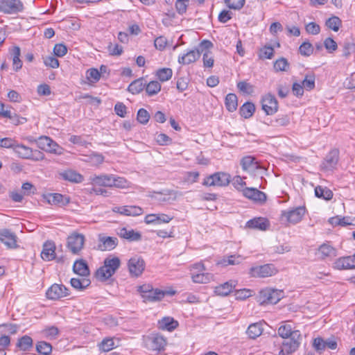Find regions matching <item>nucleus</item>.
I'll return each mask as SVG.
<instances>
[{
    "mask_svg": "<svg viewBox=\"0 0 355 355\" xmlns=\"http://www.w3.org/2000/svg\"><path fill=\"white\" fill-rule=\"evenodd\" d=\"M121 261L116 257H107L103 262V266L96 272L97 279L104 282L111 277L120 267Z\"/></svg>",
    "mask_w": 355,
    "mask_h": 355,
    "instance_id": "f257e3e1",
    "label": "nucleus"
},
{
    "mask_svg": "<svg viewBox=\"0 0 355 355\" xmlns=\"http://www.w3.org/2000/svg\"><path fill=\"white\" fill-rule=\"evenodd\" d=\"M231 181V175L225 172H216L206 177L202 182V185L206 187H223L229 185Z\"/></svg>",
    "mask_w": 355,
    "mask_h": 355,
    "instance_id": "f03ea898",
    "label": "nucleus"
},
{
    "mask_svg": "<svg viewBox=\"0 0 355 355\" xmlns=\"http://www.w3.org/2000/svg\"><path fill=\"white\" fill-rule=\"evenodd\" d=\"M282 343V349L278 355H290L294 353L300 347L302 336L298 330H295L293 337L286 338Z\"/></svg>",
    "mask_w": 355,
    "mask_h": 355,
    "instance_id": "7ed1b4c3",
    "label": "nucleus"
},
{
    "mask_svg": "<svg viewBox=\"0 0 355 355\" xmlns=\"http://www.w3.org/2000/svg\"><path fill=\"white\" fill-rule=\"evenodd\" d=\"M305 214L304 207H297L292 209L282 211L281 220L290 224H296L301 221Z\"/></svg>",
    "mask_w": 355,
    "mask_h": 355,
    "instance_id": "20e7f679",
    "label": "nucleus"
},
{
    "mask_svg": "<svg viewBox=\"0 0 355 355\" xmlns=\"http://www.w3.org/2000/svg\"><path fill=\"white\" fill-rule=\"evenodd\" d=\"M85 241L83 234L73 232L67 237V247L73 254H78L83 248Z\"/></svg>",
    "mask_w": 355,
    "mask_h": 355,
    "instance_id": "39448f33",
    "label": "nucleus"
},
{
    "mask_svg": "<svg viewBox=\"0 0 355 355\" xmlns=\"http://www.w3.org/2000/svg\"><path fill=\"white\" fill-rule=\"evenodd\" d=\"M37 147L46 152L61 155L62 148H60L53 139L46 136H41L37 139H35Z\"/></svg>",
    "mask_w": 355,
    "mask_h": 355,
    "instance_id": "423d86ee",
    "label": "nucleus"
},
{
    "mask_svg": "<svg viewBox=\"0 0 355 355\" xmlns=\"http://www.w3.org/2000/svg\"><path fill=\"white\" fill-rule=\"evenodd\" d=\"M24 6L21 0H0V12L12 15L21 12Z\"/></svg>",
    "mask_w": 355,
    "mask_h": 355,
    "instance_id": "0eeeda50",
    "label": "nucleus"
},
{
    "mask_svg": "<svg viewBox=\"0 0 355 355\" xmlns=\"http://www.w3.org/2000/svg\"><path fill=\"white\" fill-rule=\"evenodd\" d=\"M283 296V291L272 288H266L260 291L259 300L261 304L277 303Z\"/></svg>",
    "mask_w": 355,
    "mask_h": 355,
    "instance_id": "6e6552de",
    "label": "nucleus"
},
{
    "mask_svg": "<svg viewBox=\"0 0 355 355\" xmlns=\"http://www.w3.org/2000/svg\"><path fill=\"white\" fill-rule=\"evenodd\" d=\"M278 272L277 269L272 264H265L263 266L252 267L250 269V275L253 277L265 278L275 275Z\"/></svg>",
    "mask_w": 355,
    "mask_h": 355,
    "instance_id": "1a4fd4ad",
    "label": "nucleus"
},
{
    "mask_svg": "<svg viewBox=\"0 0 355 355\" xmlns=\"http://www.w3.org/2000/svg\"><path fill=\"white\" fill-rule=\"evenodd\" d=\"M262 110L267 115H272L278 111V102L275 96L270 93L264 95L261 98Z\"/></svg>",
    "mask_w": 355,
    "mask_h": 355,
    "instance_id": "9d476101",
    "label": "nucleus"
},
{
    "mask_svg": "<svg viewBox=\"0 0 355 355\" xmlns=\"http://www.w3.org/2000/svg\"><path fill=\"white\" fill-rule=\"evenodd\" d=\"M166 345V338L159 334H151L146 338V346L150 350L160 352L164 349Z\"/></svg>",
    "mask_w": 355,
    "mask_h": 355,
    "instance_id": "9b49d317",
    "label": "nucleus"
},
{
    "mask_svg": "<svg viewBox=\"0 0 355 355\" xmlns=\"http://www.w3.org/2000/svg\"><path fill=\"white\" fill-rule=\"evenodd\" d=\"M69 289L62 284H54L46 291L48 299L57 300L69 295Z\"/></svg>",
    "mask_w": 355,
    "mask_h": 355,
    "instance_id": "f8f14e48",
    "label": "nucleus"
},
{
    "mask_svg": "<svg viewBox=\"0 0 355 355\" xmlns=\"http://www.w3.org/2000/svg\"><path fill=\"white\" fill-rule=\"evenodd\" d=\"M128 266L130 273L135 277H138L144 270L145 262L142 258L134 257L129 260Z\"/></svg>",
    "mask_w": 355,
    "mask_h": 355,
    "instance_id": "ddd939ff",
    "label": "nucleus"
},
{
    "mask_svg": "<svg viewBox=\"0 0 355 355\" xmlns=\"http://www.w3.org/2000/svg\"><path fill=\"white\" fill-rule=\"evenodd\" d=\"M242 193L245 198L257 202L263 203L266 200V193L256 188L245 187Z\"/></svg>",
    "mask_w": 355,
    "mask_h": 355,
    "instance_id": "4468645a",
    "label": "nucleus"
},
{
    "mask_svg": "<svg viewBox=\"0 0 355 355\" xmlns=\"http://www.w3.org/2000/svg\"><path fill=\"white\" fill-rule=\"evenodd\" d=\"M183 194L181 192H179L178 191L171 190V189H164L161 191H153L150 192L149 194V196L151 198L155 199V200L160 202H164L169 200V198L166 197H162L159 196H173V200H175L178 196H182Z\"/></svg>",
    "mask_w": 355,
    "mask_h": 355,
    "instance_id": "2eb2a0df",
    "label": "nucleus"
},
{
    "mask_svg": "<svg viewBox=\"0 0 355 355\" xmlns=\"http://www.w3.org/2000/svg\"><path fill=\"white\" fill-rule=\"evenodd\" d=\"M0 241L8 248H17V236L15 233L7 229L0 230Z\"/></svg>",
    "mask_w": 355,
    "mask_h": 355,
    "instance_id": "dca6fc26",
    "label": "nucleus"
},
{
    "mask_svg": "<svg viewBox=\"0 0 355 355\" xmlns=\"http://www.w3.org/2000/svg\"><path fill=\"white\" fill-rule=\"evenodd\" d=\"M58 177L60 179L72 183H80L84 180L83 176L80 173L72 169H67L58 172Z\"/></svg>",
    "mask_w": 355,
    "mask_h": 355,
    "instance_id": "f3484780",
    "label": "nucleus"
},
{
    "mask_svg": "<svg viewBox=\"0 0 355 355\" xmlns=\"http://www.w3.org/2000/svg\"><path fill=\"white\" fill-rule=\"evenodd\" d=\"M41 258L45 261H49L56 259L55 245L54 242L47 241L43 244Z\"/></svg>",
    "mask_w": 355,
    "mask_h": 355,
    "instance_id": "a211bd4d",
    "label": "nucleus"
},
{
    "mask_svg": "<svg viewBox=\"0 0 355 355\" xmlns=\"http://www.w3.org/2000/svg\"><path fill=\"white\" fill-rule=\"evenodd\" d=\"M175 291L171 293L159 289H152L147 294H143V300L145 302H153L162 300L166 294L173 295Z\"/></svg>",
    "mask_w": 355,
    "mask_h": 355,
    "instance_id": "6ab92c4d",
    "label": "nucleus"
},
{
    "mask_svg": "<svg viewBox=\"0 0 355 355\" xmlns=\"http://www.w3.org/2000/svg\"><path fill=\"white\" fill-rule=\"evenodd\" d=\"M173 219V216L165 214H150L146 216L144 222L146 224L160 225L168 223Z\"/></svg>",
    "mask_w": 355,
    "mask_h": 355,
    "instance_id": "aec40b11",
    "label": "nucleus"
},
{
    "mask_svg": "<svg viewBox=\"0 0 355 355\" xmlns=\"http://www.w3.org/2000/svg\"><path fill=\"white\" fill-rule=\"evenodd\" d=\"M112 211L125 216H137L143 214V209L138 206L114 207Z\"/></svg>",
    "mask_w": 355,
    "mask_h": 355,
    "instance_id": "412c9836",
    "label": "nucleus"
},
{
    "mask_svg": "<svg viewBox=\"0 0 355 355\" xmlns=\"http://www.w3.org/2000/svg\"><path fill=\"white\" fill-rule=\"evenodd\" d=\"M242 169L249 173H254L259 168V164L252 156L243 157L240 162Z\"/></svg>",
    "mask_w": 355,
    "mask_h": 355,
    "instance_id": "4be33fe9",
    "label": "nucleus"
},
{
    "mask_svg": "<svg viewBox=\"0 0 355 355\" xmlns=\"http://www.w3.org/2000/svg\"><path fill=\"white\" fill-rule=\"evenodd\" d=\"M200 57L199 52L195 49L180 55L178 61L180 64L187 65L196 62Z\"/></svg>",
    "mask_w": 355,
    "mask_h": 355,
    "instance_id": "5701e85b",
    "label": "nucleus"
},
{
    "mask_svg": "<svg viewBox=\"0 0 355 355\" xmlns=\"http://www.w3.org/2000/svg\"><path fill=\"white\" fill-rule=\"evenodd\" d=\"M338 155L339 153L337 150H331L322 162V168L327 171L333 169L338 162Z\"/></svg>",
    "mask_w": 355,
    "mask_h": 355,
    "instance_id": "b1692460",
    "label": "nucleus"
},
{
    "mask_svg": "<svg viewBox=\"0 0 355 355\" xmlns=\"http://www.w3.org/2000/svg\"><path fill=\"white\" fill-rule=\"evenodd\" d=\"M98 241L101 243V248L103 250H112L118 245V239L116 237L107 236L99 234Z\"/></svg>",
    "mask_w": 355,
    "mask_h": 355,
    "instance_id": "393cba45",
    "label": "nucleus"
},
{
    "mask_svg": "<svg viewBox=\"0 0 355 355\" xmlns=\"http://www.w3.org/2000/svg\"><path fill=\"white\" fill-rule=\"evenodd\" d=\"M117 234L123 239L129 241H138L141 239V235L139 232L134 230H128L125 227L119 229Z\"/></svg>",
    "mask_w": 355,
    "mask_h": 355,
    "instance_id": "a878e982",
    "label": "nucleus"
},
{
    "mask_svg": "<svg viewBox=\"0 0 355 355\" xmlns=\"http://www.w3.org/2000/svg\"><path fill=\"white\" fill-rule=\"evenodd\" d=\"M236 282L230 280L215 287L214 293L220 296L228 295L236 286Z\"/></svg>",
    "mask_w": 355,
    "mask_h": 355,
    "instance_id": "bb28decb",
    "label": "nucleus"
},
{
    "mask_svg": "<svg viewBox=\"0 0 355 355\" xmlns=\"http://www.w3.org/2000/svg\"><path fill=\"white\" fill-rule=\"evenodd\" d=\"M92 183L95 185L112 187V175H94L90 178Z\"/></svg>",
    "mask_w": 355,
    "mask_h": 355,
    "instance_id": "cd10ccee",
    "label": "nucleus"
},
{
    "mask_svg": "<svg viewBox=\"0 0 355 355\" xmlns=\"http://www.w3.org/2000/svg\"><path fill=\"white\" fill-rule=\"evenodd\" d=\"M73 271L80 276L85 277L89 275L88 265L83 259L77 260L74 262Z\"/></svg>",
    "mask_w": 355,
    "mask_h": 355,
    "instance_id": "c85d7f7f",
    "label": "nucleus"
},
{
    "mask_svg": "<svg viewBox=\"0 0 355 355\" xmlns=\"http://www.w3.org/2000/svg\"><path fill=\"white\" fill-rule=\"evenodd\" d=\"M48 202L50 204L65 206L69 203L70 199L60 193H51L48 197Z\"/></svg>",
    "mask_w": 355,
    "mask_h": 355,
    "instance_id": "c756f323",
    "label": "nucleus"
},
{
    "mask_svg": "<svg viewBox=\"0 0 355 355\" xmlns=\"http://www.w3.org/2000/svg\"><path fill=\"white\" fill-rule=\"evenodd\" d=\"M146 82L143 78L132 81L128 87V91L132 94H137L145 89Z\"/></svg>",
    "mask_w": 355,
    "mask_h": 355,
    "instance_id": "7c9ffc66",
    "label": "nucleus"
},
{
    "mask_svg": "<svg viewBox=\"0 0 355 355\" xmlns=\"http://www.w3.org/2000/svg\"><path fill=\"white\" fill-rule=\"evenodd\" d=\"M13 151L19 158L28 159L31 155L32 148L17 142Z\"/></svg>",
    "mask_w": 355,
    "mask_h": 355,
    "instance_id": "2f4dec72",
    "label": "nucleus"
},
{
    "mask_svg": "<svg viewBox=\"0 0 355 355\" xmlns=\"http://www.w3.org/2000/svg\"><path fill=\"white\" fill-rule=\"evenodd\" d=\"M268 226V220L263 218H253L247 222V227L252 229L266 230Z\"/></svg>",
    "mask_w": 355,
    "mask_h": 355,
    "instance_id": "473e14b6",
    "label": "nucleus"
},
{
    "mask_svg": "<svg viewBox=\"0 0 355 355\" xmlns=\"http://www.w3.org/2000/svg\"><path fill=\"white\" fill-rule=\"evenodd\" d=\"M213 278L211 273L201 272L197 273L196 272H191V279L193 282L198 284H207Z\"/></svg>",
    "mask_w": 355,
    "mask_h": 355,
    "instance_id": "72a5a7b5",
    "label": "nucleus"
},
{
    "mask_svg": "<svg viewBox=\"0 0 355 355\" xmlns=\"http://www.w3.org/2000/svg\"><path fill=\"white\" fill-rule=\"evenodd\" d=\"M263 332L262 324L261 322L252 323L249 325L246 334L249 338L255 339L261 335Z\"/></svg>",
    "mask_w": 355,
    "mask_h": 355,
    "instance_id": "f704fd0d",
    "label": "nucleus"
},
{
    "mask_svg": "<svg viewBox=\"0 0 355 355\" xmlns=\"http://www.w3.org/2000/svg\"><path fill=\"white\" fill-rule=\"evenodd\" d=\"M318 253L322 259H325L327 257H335L336 255V250L329 244L324 243L320 246Z\"/></svg>",
    "mask_w": 355,
    "mask_h": 355,
    "instance_id": "c9c22d12",
    "label": "nucleus"
},
{
    "mask_svg": "<svg viewBox=\"0 0 355 355\" xmlns=\"http://www.w3.org/2000/svg\"><path fill=\"white\" fill-rule=\"evenodd\" d=\"M315 195L317 198L329 200L333 198V192L327 187L318 186L315 188Z\"/></svg>",
    "mask_w": 355,
    "mask_h": 355,
    "instance_id": "e433bc0d",
    "label": "nucleus"
},
{
    "mask_svg": "<svg viewBox=\"0 0 355 355\" xmlns=\"http://www.w3.org/2000/svg\"><path fill=\"white\" fill-rule=\"evenodd\" d=\"M225 105L229 112H234L238 106V98L236 94H228L225 100Z\"/></svg>",
    "mask_w": 355,
    "mask_h": 355,
    "instance_id": "4c0bfd02",
    "label": "nucleus"
},
{
    "mask_svg": "<svg viewBox=\"0 0 355 355\" xmlns=\"http://www.w3.org/2000/svg\"><path fill=\"white\" fill-rule=\"evenodd\" d=\"M255 112V105L251 102L245 103L239 110L241 116L245 119L251 117Z\"/></svg>",
    "mask_w": 355,
    "mask_h": 355,
    "instance_id": "58836bf2",
    "label": "nucleus"
},
{
    "mask_svg": "<svg viewBox=\"0 0 355 355\" xmlns=\"http://www.w3.org/2000/svg\"><path fill=\"white\" fill-rule=\"evenodd\" d=\"M33 339L27 335H25L18 340L17 347L21 350L28 351L33 347Z\"/></svg>",
    "mask_w": 355,
    "mask_h": 355,
    "instance_id": "ea45409f",
    "label": "nucleus"
},
{
    "mask_svg": "<svg viewBox=\"0 0 355 355\" xmlns=\"http://www.w3.org/2000/svg\"><path fill=\"white\" fill-rule=\"evenodd\" d=\"M159 325L160 327L162 329H166L168 331H173L174 330L178 325V323L177 321L174 320L173 318L170 317H166L162 318L159 321Z\"/></svg>",
    "mask_w": 355,
    "mask_h": 355,
    "instance_id": "a19ab883",
    "label": "nucleus"
},
{
    "mask_svg": "<svg viewBox=\"0 0 355 355\" xmlns=\"http://www.w3.org/2000/svg\"><path fill=\"white\" fill-rule=\"evenodd\" d=\"M98 347L99 350L103 352H110L116 347L117 345H115L114 340L113 338H104L98 345Z\"/></svg>",
    "mask_w": 355,
    "mask_h": 355,
    "instance_id": "79ce46f5",
    "label": "nucleus"
},
{
    "mask_svg": "<svg viewBox=\"0 0 355 355\" xmlns=\"http://www.w3.org/2000/svg\"><path fill=\"white\" fill-rule=\"evenodd\" d=\"M243 260V258L241 255H230L227 257H224L220 264L227 266L229 265H238L240 264Z\"/></svg>",
    "mask_w": 355,
    "mask_h": 355,
    "instance_id": "37998d69",
    "label": "nucleus"
},
{
    "mask_svg": "<svg viewBox=\"0 0 355 355\" xmlns=\"http://www.w3.org/2000/svg\"><path fill=\"white\" fill-rule=\"evenodd\" d=\"M146 92L149 96L157 94L161 90V85L158 81L153 80L146 85Z\"/></svg>",
    "mask_w": 355,
    "mask_h": 355,
    "instance_id": "c03bdc74",
    "label": "nucleus"
},
{
    "mask_svg": "<svg viewBox=\"0 0 355 355\" xmlns=\"http://www.w3.org/2000/svg\"><path fill=\"white\" fill-rule=\"evenodd\" d=\"M294 333L295 331L292 330L291 326L285 322L278 329V334L283 338L293 337Z\"/></svg>",
    "mask_w": 355,
    "mask_h": 355,
    "instance_id": "a18cd8bd",
    "label": "nucleus"
},
{
    "mask_svg": "<svg viewBox=\"0 0 355 355\" xmlns=\"http://www.w3.org/2000/svg\"><path fill=\"white\" fill-rule=\"evenodd\" d=\"M36 350L42 355H49L52 352V345L45 341H40L36 345Z\"/></svg>",
    "mask_w": 355,
    "mask_h": 355,
    "instance_id": "49530a36",
    "label": "nucleus"
},
{
    "mask_svg": "<svg viewBox=\"0 0 355 355\" xmlns=\"http://www.w3.org/2000/svg\"><path fill=\"white\" fill-rule=\"evenodd\" d=\"M173 71L170 68H162L157 71L156 76L157 78L162 81L165 82L171 78Z\"/></svg>",
    "mask_w": 355,
    "mask_h": 355,
    "instance_id": "de8ad7c7",
    "label": "nucleus"
},
{
    "mask_svg": "<svg viewBox=\"0 0 355 355\" xmlns=\"http://www.w3.org/2000/svg\"><path fill=\"white\" fill-rule=\"evenodd\" d=\"M290 64L284 58H280L274 62V69L276 71H286L289 69Z\"/></svg>",
    "mask_w": 355,
    "mask_h": 355,
    "instance_id": "09e8293b",
    "label": "nucleus"
},
{
    "mask_svg": "<svg viewBox=\"0 0 355 355\" xmlns=\"http://www.w3.org/2000/svg\"><path fill=\"white\" fill-rule=\"evenodd\" d=\"M71 285L75 289L83 291L90 284L88 279L80 280L78 278H72L70 281Z\"/></svg>",
    "mask_w": 355,
    "mask_h": 355,
    "instance_id": "8fccbe9b",
    "label": "nucleus"
},
{
    "mask_svg": "<svg viewBox=\"0 0 355 355\" xmlns=\"http://www.w3.org/2000/svg\"><path fill=\"white\" fill-rule=\"evenodd\" d=\"M86 77L89 82L96 83L101 78V72L96 68H91L86 71Z\"/></svg>",
    "mask_w": 355,
    "mask_h": 355,
    "instance_id": "3c124183",
    "label": "nucleus"
},
{
    "mask_svg": "<svg viewBox=\"0 0 355 355\" xmlns=\"http://www.w3.org/2000/svg\"><path fill=\"white\" fill-rule=\"evenodd\" d=\"M342 21L339 17L333 16L329 18L326 21V26L333 30L334 31H338L341 26Z\"/></svg>",
    "mask_w": 355,
    "mask_h": 355,
    "instance_id": "603ef678",
    "label": "nucleus"
},
{
    "mask_svg": "<svg viewBox=\"0 0 355 355\" xmlns=\"http://www.w3.org/2000/svg\"><path fill=\"white\" fill-rule=\"evenodd\" d=\"M334 268L338 270H349L351 269L350 266L349 264V261H347V257H343L337 259L334 262Z\"/></svg>",
    "mask_w": 355,
    "mask_h": 355,
    "instance_id": "864d4df0",
    "label": "nucleus"
},
{
    "mask_svg": "<svg viewBox=\"0 0 355 355\" xmlns=\"http://www.w3.org/2000/svg\"><path fill=\"white\" fill-rule=\"evenodd\" d=\"M299 51L302 55L309 56L313 52V46L310 42H304L300 46Z\"/></svg>",
    "mask_w": 355,
    "mask_h": 355,
    "instance_id": "5fc2aeb1",
    "label": "nucleus"
},
{
    "mask_svg": "<svg viewBox=\"0 0 355 355\" xmlns=\"http://www.w3.org/2000/svg\"><path fill=\"white\" fill-rule=\"evenodd\" d=\"M302 85L304 89L307 91L312 90L315 87V76L313 74L306 75L303 80Z\"/></svg>",
    "mask_w": 355,
    "mask_h": 355,
    "instance_id": "6e6d98bb",
    "label": "nucleus"
},
{
    "mask_svg": "<svg viewBox=\"0 0 355 355\" xmlns=\"http://www.w3.org/2000/svg\"><path fill=\"white\" fill-rule=\"evenodd\" d=\"M274 55V49L271 46H264L260 49L259 58L261 59H271Z\"/></svg>",
    "mask_w": 355,
    "mask_h": 355,
    "instance_id": "4d7b16f0",
    "label": "nucleus"
},
{
    "mask_svg": "<svg viewBox=\"0 0 355 355\" xmlns=\"http://www.w3.org/2000/svg\"><path fill=\"white\" fill-rule=\"evenodd\" d=\"M189 0H176L175 6L178 14L183 15L187 12Z\"/></svg>",
    "mask_w": 355,
    "mask_h": 355,
    "instance_id": "13d9d810",
    "label": "nucleus"
},
{
    "mask_svg": "<svg viewBox=\"0 0 355 355\" xmlns=\"http://www.w3.org/2000/svg\"><path fill=\"white\" fill-rule=\"evenodd\" d=\"M213 47V44L209 40H202L196 49L200 55L204 52H211L210 49Z\"/></svg>",
    "mask_w": 355,
    "mask_h": 355,
    "instance_id": "bf43d9fd",
    "label": "nucleus"
},
{
    "mask_svg": "<svg viewBox=\"0 0 355 355\" xmlns=\"http://www.w3.org/2000/svg\"><path fill=\"white\" fill-rule=\"evenodd\" d=\"M150 119V114L148 111L141 108L137 112V119L141 124H146Z\"/></svg>",
    "mask_w": 355,
    "mask_h": 355,
    "instance_id": "052dcab7",
    "label": "nucleus"
},
{
    "mask_svg": "<svg viewBox=\"0 0 355 355\" xmlns=\"http://www.w3.org/2000/svg\"><path fill=\"white\" fill-rule=\"evenodd\" d=\"M237 88L243 93L250 94L254 92L253 86L245 82V81H240L237 83Z\"/></svg>",
    "mask_w": 355,
    "mask_h": 355,
    "instance_id": "680f3d73",
    "label": "nucleus"
},
{
    "mask_svg": "<svg viewBox=\"0 0 355 355\" xmlns=\"http://www.w3.org/2000/svg\"><path fill=\"white\" fill-rule=\"evenodd\" d=\"M202 54L203 66L205 68H211L214 66V59L211 52H204Z\"/></svg>",
    "mask_w": 355,
    "mask_h": 355,
    "instance_id": "e2e57ef3",
    "label": "nucleus"
},
{
    "mask_svg": "<svg viewBox=\"0 0 355 355\" xmlns=\"http://www.w3.org/2000/svg\"><path fill=\"white\" fill-rule=\"evenodd\" d=\"M17 143V141L15 139L10 137L0 139L1 148H12L14 150Z\"/></svg>",
    "mask_w": 355,
    "mask_h": 355,
    "instance_id": "0e129e2a",
    "label": "nucleus"
},
{
    "mask_svg": "<svg viewBox=\"0 0 355 355\" xmlns=\"http://www.w3.org/2000/svg\"><path fill=\"white\" fill-rule=\"evenodd\" d=\"M6 118L9 119L10 120V122L15 125L24 124L27 121L26 118L19 116L16 113H12L10 110V116H6Z\"/></svg>",
    "mask_w": 355,
    "mask_h": 355,
    "instance_id": "69168bd1",
    "label": "nucleus"
},
{
    "mask_svg": "<svg viewBox=\"0 0 355 355\" xmlns=\"http://www.w3.org/2000/svg\"><path fill=\"white\" fill-rule=\"evenodd\" d=\"M42 332L45 337L52 339L57 337L59 334V330L56 327L51 326L44 329Z\"/></svg>",
    "mask_w": 355,
    "mask_h": 355,
    "instance_id": "338daca9",
    "label": "nucleus"
},
{
    "mask_svg": "<svg viewBox=\"0 0 355 355\" xmlns=\"http://www.w3.org/2000/svg\"><path fill=\"white\" fill-rule=\"evenodd\" d=\"M324 46L329 53H333L338 48L337 43L331 37L324 40Z\"/></svg>",
    "mask_w": 355,
    "mask_h": 355,
    "instance_id": "774afa93",
    "label": "nucleus"
}]
</instances>
